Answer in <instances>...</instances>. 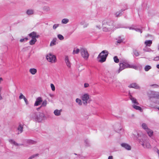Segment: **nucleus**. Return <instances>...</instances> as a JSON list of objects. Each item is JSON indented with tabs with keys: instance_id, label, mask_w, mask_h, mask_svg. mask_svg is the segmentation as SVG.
Segmentation results:
<instances>
[{
	"instance_id": "obj_6",
	"label": "nucleus",
	"mask_w": 159,
	"mask_h": 159,
	"mask_svg": "<svg viewBox=\"0 0 159 159\" xmlns=\"http://www.w3.org/2000/svg\"><path fill=\"white\" fill-rule=\"evenodd\" d=\"M80 52L82 57L85 60H87L89 57V54L87 50L85 48H81Z\"/></svg>"
},
{
	"instance_id": "obj_9",
	"label": "nucleus",
	"mask_w": 159,
	"mask_h": 159,
	"mask_svg": "<svg viewBox=\"0 0 159 159\" xmlns=\"http://www.w3.org/2000/svg\"><path fill=\"white\" fill-rule=\"evenodd\" d=\"M135 133L137 134V135H136V134H133V135L137 138H140V139H146L147 138L146 135L141 131L135 132Z\"/></svg>"
},
{
	"instance_id": "obj_20",
	"label": "nucleus",
	"mask_w": 159,
	"mask_h": 159,
	"mask_svg": "<svg viewBox=\"0 0 159 159\" xmlns=\"http://www.w3.org/2000/svg\"><path fill=\"white\" fill-rule=\"evenodd\" d=\"M119 65L120 68L118 71V73H119L120 71L125 68V66H124V65L122 63H120Z\"/></svg>"
},
{
	"instance_id": "obj_3",
	"label": "nucleus",
	"mask_w": 159,
	"mask_h": 159,
	"mask_svg": "<svg viewBox=\"0 0 159 159\" xmlns=\"http://www.w3.org/2000/svg\"><path fill=\"white\" fill-rule=\"evenodd\" d=\"M31 116L35 121L40 122L43 120L44 115L43 112H37L32 114Z\"/></svg>"
},
{
	"instance_id": "obj_2",
	"label": "nucleus",
	"mask_w": 159,
	"mask_h": 159,
	"mask_svg": "<svg viewBox=\"0 0 159 159\" xmlns=\"http://www.w3.org/2000/svg\"><path fill=\"white\" fill-rule=\"evenodd\" d=\"M102 30L104 31H110L113 28V22L109 20H105L102 22Z\"/></svg>"
},
{
	"instance_id": "obj_29",
	"label": "nucleus",
	"mask_w": 159,
	"mask_h": 159,
	"mask_svg": "<svg viewBox=\"0 0 159 159\" xmlns=\"http://www.w3.org/2000/svg\"><path fill=\"white\" fill-rule=\"evenodd\" d=\"M84 142L86 146L87 147L90 146V142L88 139H84Z\"/></svg>"
},
{
	"instance_id": "obj_62",
	"label": "nucleus",
	"mask_w": 159,
	"mask_h": 159,
	"mask_svg": "<svg viewBox=\"0 0 159 159\" xmlns=\"http://www.w3.org/2000/svg\"><path fill=\"white\" fill-rule=\"evenodd\" d=\"M1 88H0V95L1 94Z\"/></svg>"
},
{
	"instance_id": "obj_24",
	"label": "nucleus",
	"mask_w": 159,
	"mask_h": 159,
	"mask_svg": "<svg viewBox=\"0 0 159 159\" xmlns=\"http://www.w3.org/2000/svg\"><path fill=\"white\" fill-rule=\"evenodd\" d=\"M34 10L32 9H28L27 10L26 13L28 15H33L34 13Z\"/></svg>"
},
{
	"instance_id": "obj_37",
	"label": "nucleus",
	"mask_w": 159,
	"mask_h": 159,
	"mask_svg": "<svg viewBox=\"0 0 159 159\" xmlns=\"http://www.w3.org/2000/svg\"><path fill=\"white\" fill-rule=\"evenodd\" d=\"M57 37L60 40H62L64 39V37L60 34H59L57 35Z\"/></svg>"
},
{
	"instance_id": "obj_40",
	"label": "nucleus",
	"mask_w": 159,
	"mask_h": 159,
	"mask_svg": "<svg viewBox=\"0 0 159 159\" xmlns=\"http://www.w3.org/2000/svg\"><path fill=\"white\" fill-rule=\"evenodd\" d=\"M47 102L46 100L44 101L41 105V107H45L47 104Z\"/></svg>"
},
{
	"instance_id": "obj_12",
	"label": "nucleus",
	"mask_w": 159,
	"mask_h": 159,
	"mask_svg": "<svg viewBox=\"0 0 159 159\" xmlns=\"http://www.w3.org/2000/svg\"><path fill=\"white\" fill-rule=\"evenodd\" d=\"M24 124L23 123H20L19 124V125L17 128V130L18 132L17 133L18 134L21 133L23 131V127Z\"/></svg>"
},
{
	"instance_id": "obj_56",
	"label": "nucleus",
	"mask_w": 159,
	"mask_h": 159,
	"mask_svg": "<svg viewBox=\"0 0 159 159\" xmlns=\"http://www.w3.org/2000/svg\"><path fill=\"white\" fill-rule=\"evenodd\" d=\"M31 38H32V39H36V38L35 37H34V36H30Z\"/></svg>"
},
{
	"instance_id": "obj_8",
	"label": "nucleus",
	"mask_w": 159,
	"mask_h": 159,
	"mask_svg": "<svg viewBox=\"0 0 159 159\" xmlns=\"http://www.w3.org/2000/svg\"><path fill=\"white\" fill-rule=\"evenodd\" d=\"M46 59L48 61L52 63H55L56 61L55 56L51 53H49L47 55Z\"/></svg>"
},
{
	"instance_id": "obj_18",
	"label": "nucleus",
	"mask_w": 159,
	"mask_h": 159,
	"mask_svg": "<svg viewBox=\"0 0 159 159\" xmlns=\"http://www.w3.org/2000/svg\"><path fill=\"white\" fill-rule=\"evenodd\" d=\"M128 87L130 88H134L136 89H139L140 88V87L135 83L130 84Z\"/></svg>"
},
{
	"instance_id": "obj_33",
	"label": "nucleus",
	"mask_w": 159,
	"mask_h": 159,
	"mask_svg": "<svg viewBox=\"0 0 159 159\" xmlns=\"http://www.w3.org/2000/svg\"><path fill=\"white\" fill-rule=\"evenodd\" d=\"M37 40L36 39H32L30 41V44L31 45H33L34 44L35 42H36Z\"/></svg>"
},
{
	"instance_id": "obj_7",
	"label": "nucleus",
	"mask_w": 159,
	"mask_h": 159,
	"mask_svg": "<svg viewBox=\"0 0 159 159\" xmlns=\"http://www.w3.org/2000/svg\"><path fill=\"white\" fill-rule=\"evenodd\" d=\"M141 126L142 128L146 131L149 136L151 137L152 135L153 131L148 128L147 125L145 123H143Z\"/></svg>"
},
{
	"instance_id": "obj_53",
	"label": "nucleus",
	"mask_w": 159,
	"mask_h": 159,
	"mask_svg": "<svg viewBox=\"0 0 159 159\" xmlns=\"http://www.w3.org/2000/svg\"><path fill=\"white\" fill-rule=\"evenodd\" d=\"M156 152L158 154V157L159 158V150H158V149H157Z\"/></svg>"
},
{
	"instance_id": "obj_51",
	"label": "nucleus",
	"mask_w": 159,
	"mask_h": 159,
	"mask_svg": "<svg viewBox=\"0 0 159 159\" xmlns=\"http://www.w3.org/2000/svg\"><path fill=\"white\" fill-rule=\"evenodd\" d=\"M25 103V104H26V105H28L29 103V102H28V100H27V99L26 98L24 99Z\"/></svg>"
},
{
	"instance_id": "obj_54",
	"label": "nucleus",
	"mask_w": 159,
	"mask_h": 159,
	"mask_svg": "<svg viewBox=\"0 0 159 159\" xmlns=\"http://www.w3.org/2000/svg\"><path fill=\"white\" fill-rule=\"evenodd\" d=\"M96 27L99 29H100L101 28V26L100 25H96Z\"/></svg>"
},
{
	"instance_id": "obj_61",
	"label": "nucleus",
	"mask_w": 159,
	"mask_h": 159,
	"mask_svg": "<svg viewBox=\"0 0 159 159\" xmlns=\"http://www.w3.org/2000/svg\"><path fill=\"white\" fill-rule=\"evenodd\" d=\"M49 95L50 96V97H52L53 96V95L52 94H50Z\"/></svg>"
},
{
	"instance_id": "obj_52",
	"label": "nucleus",
	"mask_w": 159,
	"mask_h": 159,
	"mask_svg": "<svg viewBox=\"0 0 159 159\" xmlns=\"http://www.w3.org/2000/svg\"><path fill=\"white\" fill-rule=\"evenodd\" d=\"M108 159H113V157L112 156H109Z\"/></svg>"
},
{
	"instance_id": "obj_36",
	"label": "nucleus",
	"mask_w": 159,
	"mask_h": 159,
	"mask_svg": "<svg viewBox=\"0 0 159 159\" xmlns=\"http://www.w3.org/2000/svg\"><path fill=\"white\" fill-rule=\"evenodd\" d=\"M113 59L114 62L116 63H118L119 61V60L116 56L114 57Z\"/></svg>"
},
{
	"instance_id": "obj_63",
	"label": "nucleus",
	"mask_w": 159,
	"mask_h": 159,
	"mask_svg": "<svg viewBox=\"0 0 159 159\" xmlns=\"http://www.w3.org/2000/svg\"><path fill=\"white\" fill-rule=\"evenodd\" d=\"M157 108L158 110H159V107H157Z\"/></svg>"
},
{
	"instance_id": "obj_60",
	"label": "nucleus",
	"mask_w": 159,
	"mask_h": 159,
	"mask_svg": "<svg viewBox=\"0 0 159 159\" xmlns=\"http://www.w3.org/2000/svg\"><path fill=\"white\" fill-rule=\"evenodd\" d=\"M157 67L159 69V64L157 65Z\"/></svg>"
},
{
	"instance_id": "obj_49",
	"label": "nucleus",
	"mask_w": 159,
	"mask_h": 159,
	"mask_svg": "<svg viewBox=\"0 0 159 159\" xmlns=\"http://www.w3.org/2000/svg\"><path fill=\"white\" fill-rule=\"evenodd\" d=\"M154 60L155 61H157L159 60V56L158 57H155L154 58Z\"/></svg>"
},
{
	"instance_id": "obj_45",
	"label": "nucleus",
	"mask_w": 159,
	"mask_h": 159,
	"mask_svg": "<svg viewBox=\"0 0 159 159\" xmlns=\"http://www.w3.org/2000/svg\"><path fill=\"white\" fill-rule=\"evenodd\" d=\"M59 25L58 24H54L53 26V28L54 30H55L58 27Z\"/></svg>"
},
{
	"instance_id": "obj_1",
	"label": "nucleus",
	"mask_w": 159,
	"mask_h": 159,
	"mask_svg": "<svg viewBox=\"0 0 159 159\" xmlns=\"http://www.w3.org/2000/svg\"><path fill=\"white\" fill-rule=\"evenodd\" d=\"M148 95L151 101L156 104H159V92L150 91L148 93Z\"/></svg>"
},
{
	"instance_id": "obj_16",
	"label": "nucleus",
	"mask_w": 159,
	"mask_h": 159,
	"mask_svg": "<svg viewBox=\"0 0 159 159\" xmlns=\"http://www.w3.org/2000/svg\"><path fill=\"white\" fill-rule=\"evenodd\" d=\"M65 62L68 67L70 68L71 66L70 63L69 61L68 57L67 56H66L65 57Z\"/></svg>"
},
{
	"instance_id": "obj_50",
	"label": "nucleus",
	"mask_w": 159,
	"mask_h": 159,
	"mask_svg": "<svg viewBox=\"0 0 159 159\" xmlns=\"http://www.w3.org/2000/svg\"><path fill=\"white\" fill-rule=\"evenodd\" d=\"M154 88H157L159 87V86L157 84H154L151 85Z\"/></svg>"
},
{
	"instance_id": "obj_27",
	"label": "nucleus",
	"mask_w": 159,
	"mask_h": 159,
	"mask_svg": "<svg viewBox=\"0 0 159 159\" xmlns=\"http://www.w3.org/2000/svg\"><path fill=\"white\" fill-rule=\"evenodd\" d=\"M80 52V49L79 48H74L73 50L72 53L73 54H77Z\"/></svg>"
},
{
	"instance_id": "obj_35",
	"label": "nucleus",
	"mask_w": 159,
	"mask_h": 159,
	"mask_svg": "<svg viewBox=\"0 0 159 159\" xmlns=\"http://www.w3.org/2000/svg\"><path fill=\"white\" fill-rule=\"evenodd\" d=\"M151 68L150 66L149 65L146 66L144 68V70L145 71H147Z\"/></svg>"
},
{
	"instance_id": "obj_43",
	"label": "nucleus",
	"mask_w": 159,
	"mask_h": 159,
	"mask_svg": "<svg viewBox=\"0 0 159 159\" xmlns=\"http://www.w3.org/2000/svg\"><path fill=\"white\" fill-rule=\"evenodd\" d=\"M113 84L116 85V86H119L120 84V83L118 81H114Z\"/></svg>"
},
{
	"instance_id": "obj_48",
	"label": "nucleus",
	"mask_w": 159,
	"mask_h": 159,
	"mask_svg": "<svg viewBox=\"0 0 159 159\" xmlns=\"http://www.w3.org/2000/svg\"><path fill=\"white\" fill-rule=\"evenodd\" d=\"M84 86L85 88L88 87L89 86V84L87 83H85L84 84Z\"/></svg>"
},
{
	"instance_id": "obj_14",
	"label": "nucleus",
	"mask_w": 159,
	"mask_h": 159,
	"mask_svg": "<svg viewBox=\"0 0 159 159\" xmlns=\"http://www.w3.org/2000/svg\"><path fill=\"white\" fill-rule=\"evenodd\" d=\"M42 101L43 100L40 97L36 99V101L34 104V106H38L42 102Z\"/></svg>"
},
{
	"instance_id": "obj_26",
	"label": "nucleus",
	"mask_w": 159,
	"mask_h": 159,
	"mask_svg": "<svg viewBox=\"0 0 159 159\" xmlns=\"http://www.w3.org/2000/svg\"><path fill=\"white\" fill-rule=\"evenodd\" d=\"M30 72L33 75H35L37 72V70L35 68H31L29 70Z\"/></svg>"
},
{
	"instance_id": "obj_41",
	"label": "nucleus",
	"mask_w": 159,
	"mask_h": 159,
	"mask_svg": "<svg viewBox=\"0 0 159 159\" xmlns=\"http://www.w3.org/2000/svg\"><path fill=\"white\" fill-rule=\"evenodd\" d=\"M43 10L46 11H50V8L49 7H43Z\"/></svg>"
},
{
	"instance_id": "obj_28",
	"label": "nucleus",
	"mask_w": 159,
	"mask_h": 159,
	"mask_svg": "<svg viewBox=\"0 0 159 159\" xmlns=\"http://www.w3.org/2000/svg\"><path fill=\"white\" fill-rule=\"evenodd\" d=\"M117 39V43H116V44L118 45V43H120L122 42L124 40V38H121L120 37H119Z\"/></svg>"
},
{
	"instance_id": "obj_13",
	"label": "nucleus",
	"mask_w": 159,
	"mask_h": 159,
	"mask_svg": "<svg viewBox=\"0 0 159 159\" xmlns=\"http://www.w3.org/2000/svg\"><path fill=\"white\" fill-rule=\"evenodd\" d=\"M129 99L132 101V103L134 104L133 105H139V103L137 102V99L131 95L130 96Z\"/></svg>"
},
{
	"instance_id": "obj_23",
	"label": "nucleus",
	"mask_w": 159,
	"mask_h": 159,
	"mask_svg": "<svg viewBox=\"0 0 159 159\" xmlns=\"http://www.w3.org/2000/svg\"><path fill=\"white\" fill-rule=\"evenodd\" d=\"M152 43V41L151 40H146L144 42V44L146 46L150 47Z\"/></svg>"
},
{
	"instance_id": "obj_22",
	"label": "nucleus",
	"mask_w": 159,
	"mask_h": 159,
	"mask_svg": "<svg viewBox=\"0 0 159 159\" xmlns=\"http://www.w3.org/2000/svg\"><path fill=\"white\" fill-rule=\"evenodd\" d=\"M62 111L61 110H58L57 109L55 110L54 111V113L55 116H59L61 115V112Z\"/></svg>"
},
{
	"instance_id": "obj_55",
	"label": "nucleus",
	"mask_w": 159,
	"mask_h": 159,
	"mask_svg": "<svg viewBox=\"0 0 159 159\" xmlns=\"http://www.w3.org/2000/svg\"><path fill=\"white\" fill-rule=\"evenodd\" d=\"M128 28H129L130 30H134V28H132L131 27H129Z\"/></svg>"
},
{
	"instance_id": "obj_4",
	"label": "nucleus",
	"mask_w": 159,
	"mask_h": 159,
	"mask_svg": "<svg viewBox=\"0 0 159 159\" xmlns=\"http://www.w3.org/2000/svg\"><path fill=\"white\" fill-rule=\"evenodd\" d=\"M108 54V52L106 50L102 51L97 57L98 61L101 63L105 61Z\"/></svg>"
},
{
	"instance_id": "obj_57",
	"label": "nucleus",
	"mask_w": 159,
	"mask_h": 159,
	"mask_svg": "<svg viewBox=\"0 0 159 159\" xmlns=\"http://www.w3.org/2000/svg\"><path fill=\"white\" fill-rule=\"evenodd\" d=\"M31 143H33V144H34V143H35V142L34 141H32V140H31Z\"/></svg>"
},
{
	"instance_id": "obj_64",
	"label": "nucleus",
	"mask_w": 159,
	"mask_h": 159,
	"mask_svg": "<svg viewBox=\"0 0 159 159\" xmlns=\"http://www.w3.org/2000/svg\"><path fill=\"white\" fill-rule=\"evenodd\" d=\"M40 108H39L37 109L38 110V109H39Z\"/></svg>"
},
{
	"instance_id": "obj_30",
	"label": "nucleus",
	"mask_w": 159,
	"mask_h": 159,
	"mask_svg": "<svg viewBox=\"0 0 159 159\" xmlns=\"http://www.w3.org/2000/svg\"><path fill=\"white\" fill-rule=\"evenodd\" d=\"M69 20L67 18H64L61 20V23L63 24H66L68 22Z\"/></svg>"
},
{
	"instance_id": "obj_25",
	"label": "nucleus",
	"mask_w": 159,
	"mask_h": 159,
	"mask_svg": "<svg viewBox=\"0 0 159 159\" xmlns=\"http://www.w3.org/2000/svg\"><path fill=\"white\" fill-rule=\"evenodd\" d=\"M57 40V39L56 38H54L52 41L51 42L50 44V46H52L55 45L56 44V42Z\"/></svg>"
},
{
	"instance_id": "obj_11",
	"label": "nucleus",
	"mask_w": 159,
	"mask_h": 159,
	"mask_svg": "<svg viewBox=\"0 0 159 159\" xmlns=\"http://www.w3.org/2000/svg\"><path fill=\"white\" fill-rule=\"evenodd\" d=\"M122 63L124 65V66H125V68H133L135 69H137V67L135 65H129L127 62L124 61Z\"/></svg>"
},
{
	"instance_id": "obj_42",
	"label": "nucleus",
	"mask_w": 159,
	"mask_h": 159,
	"mask_svg": "<svg viewBox=\"0 0 159 159\" xmlns=\"http://www.w3.org/2000/svg\"><path fill=\"white\" fill-rule=\"evenodd\" d=\"M38 156V154H36L35 155H33L31 156L28 159H32L34 158L35 157H37Z\"/></svg>"
},
{
	"instance_id": "obj_5",
	"label": "nucleus",
	"mask_w": 159,
	"mask_h": 159,
	"mask_svg": "<svg viewBox=\"0 0 159 159\" xmlns=\"http://www.w3.org/2000/svg\"><path fill=\"white\" fill-rule=\"evenodd\" d=\"M139 143L145 149H150L152 148V146L148 140L147 138L139 139Z\"/></svg>"
},
{
	"instance_id": "obj_32",
	"label": "nucleus",
	"mask_w": 159,
	"mask_h": 159,
	"mask_svg": "<svg viewBox=\"0 0 159 159\" xmlns=\"http://www.w3.org/2000/svg\"><path fill=\"white\" fill-rule=\"evenodd\" d=\"M80 25H84V27H87L88 25V24L87 23H85V22L84 21H83L81 22L80 23Z\"/></svg>"
},
{
	"instance_id": "obj_10",
	"label": "nucleus",
	"mask_w": 159,
	"mask_h": 159,
	"mask_svg": "<svg viewBox=\"0 0 159 159\" xmlns=\"http://www.w3.org/2000/svg\"><path fill=\"white\" fill-rule=\"evenodd\" d=\"M81 98L83 101V104L86 105L87 103V101L89 99V95L88 93H85L82 95Z\"/></svg>"
},
{
	"instance_id": "obj_38",
	"label": "nucleus",
	"mask_w": 159,
	"mask_h": 159,
	"mask_svg": "<svg viewBox=\"0 0 159 159\" xmlns=\"http://www.w3.org/2000/svg\"><path fill=\"white\" fill-rule=\"evenodd\" d=\"M25 98V97L22 93H20V95L19 96V99H24Z\"/></svg>"
},
{
	"instance_id": "obj_17",
	"label": "nucleus",
	"mask_w": 159,
	"mask_h": 159,
	"mask_svg": "<svg viewBox=\"0 0 159 159\" xmlns=\"http://www.w3.org/2000/svg\"><path fill=\"white\" fill-rule=\"evenodd\" d=\"M122 147L125 148L127 150H130L131 149V147L128 144L125 143H123L121 144Z\"/></svg>"
},
{
	"instance_id": "obj_21",
	"label": "nucleus",
	"mask_w": 159,
	"mask_h": 159,
	"mask_svg": "<svg viewBox=\"0 0 159 159\" xmlns=\"http://www.w3.org/2000/svg\"><path fill=\"white\" fill-rule=\"evenodd\" d=\"M29 36H34L36 38H38L39 37V35L37 34L36 32H33L29 34Z\"/></svg>"
},
{
	"instance_id": "obj_44",
	"label": "nucleus",
	"mask_w": 159,
	"mask_h": 159,
	"mask_svg": "<svg viewBox=\"0 0 159 159\" xmlns=\"http://www.w3.org/2000/svg\"><path fill=\"white\" fill-rule=\"evenodd\" d=\"M28 40V38H25L21 39L20 40V42H23L25 41H27Z\"/></svg>"
},
{
	"instance_id": "obj_34",
	"label": "nucleus",
	"mask_w": 159,
	"mask_h": 159,
	"mask_svg": "<svg viewBox=\"0 0 159 159\" xmlns=\"http://www.w3.org/2000/svg\"><path fill=\"white\" fill-rule=\"evenodd\" d=\"M123 11V10H121V11H119L116 12L115 14V15L116 17L119 16H121L122 14L121 12Z\"/></svg>"
},
{
	"instance_id": "obj_47",
	"label": "nucleus",
	"mask_w": 159,
	"mask_h": 159,
	"mask_svg": "<svg viewBox=\"0 0 159 159\" xmlns=\"http://www.w3.org/2000/svg\"><path fill=\"white\" fill-rule=\"evenodd\" d=\"M134 30L137 32H140L141 33L142 32V31L139 29H134Z\"/></svg>"
},
{
	"instance_id": "obj_39",
	"label": "nucleus",
	"mask_w": 159,
	"mask_h": 159,
	"mask_svg": "<svg viewBox=\"0 0 159 159\" xmlns=\"http://www.w3.org/2000/svg\"><path fill=\"white\" fill-rule=\"evenodd\" d=\"M133 53L134 55H135L136 57H137L139 55V53L136 50H134Z\"/></svg>"
},
{
	"instance_id": "obj_19",
	"label": "nucleus",
	"mask_w": 159,
	"mask_h": 159,
	"mask_svg": "<svg viewBox=\"0 0 159 159\" xmlns=\"http://www.w3.org/2000/svg\"><path fill=\"white\" fill-rule=\"evenodd\" d=\"M138 105H133L132 107L135 110H139L140 111V112H142L143 111V110L142 108L139 106H138Z\"/></svg>"
},
{
	"instance_id": "obj_58",
	"label": "nucleus",
	"mask_w": 159,
	"mask_h": 159,
	"mask_svg": "<svg viewBox=\"0 0 159 159\" xmlns=\"http://www.w3.org/2000/svg\"><path fill=\"white\" fill-rule=\"evenodd\" d=\"M3 79L2 78H0V84L1 83V82L2 81Z\"/></svg>"
},
{
	"instance_id": "obj_31",
	"label": "nucleus",
	"mask_w": 159,
	"mask_h": 159,
	"mask_svg": "<svg viewBox=\"0 0 159 159\" xmlns=\"http://www.w3.org/2000/svg\"><path fill=\"white\" fill-rule=\"evenodd\" d=\"M75 101L76 102L78 103L79 105L80 106L82 105V102L81 99H80L79 98H77L76 99Z\"/></svg>"
},
{
	"instance_id": "obj_59",
	"label": "nucleus",
	"mask_w": 159,
	"mask_h": 159,
	"mask_svg": "<svg viewBox=\"0 0 159 159\" xmlns=\"http://www.w3.org/2000/svg\"><path fill=\"white\" fill-rule=\"evenodd\" d=\"M2 96H1V94L0 95V100H2Z\"/></svg>"
},
{
	"instance_id": "obj_15",
	"label": "nucleus",
	"mask_w": 159,
	"mask_h": 159,
	"mask_svg": "<svg viewBox=\"0 0 159 159\" xmlns=\"http://www.w3.org/2000/svg\"><path fill=\"white\" fill-rule=\"evenodd\" d=\"M9 141L11 144H13L16 146H20L23 145V144H22L18 143L13 139H9Z\"/></svg>"
},
{
	"instance_id": "obj_46",
	"label": "nucleus",
	"mask_w": 159,
	"mask_h": 159,
	"mask_svg": "<svg viewBox=\"0 0 159 159\" xmlns=\"http://www.w3.org/2000/svg\"><path fill=\"white\" fill-rule=\"evenodd\" d=\"M51 87L52 89V91H54L55 90V87L52 84H51Z\"/></svg>"
}]
</instances>
